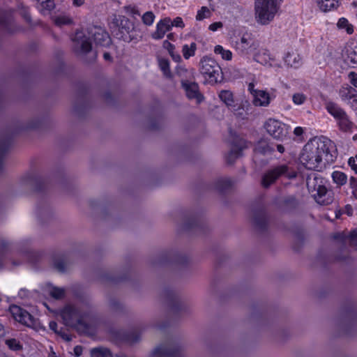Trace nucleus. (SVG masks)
<instances>
[{
    "mask_svg": "<svg viewBox=\"0 0 357 357\" xmlns=\"http://www.w3.org/2000/svg\"><path fill=\"white\" fill-rule=\"evenodd\" d=\"M86 36L82 31H77L72 38L73 50L79 56L86 55L92 49L90 37L93 39L97 45L107 47L111 43V38L108 33L100 26L91 27Z\"/></svg>",
    "mask_w": 357,
    "mask_h": 357,
    "instance_id": "nucleus-2",
    "label": "nucleus"
},
{
    "mask_svg": "<svg viewBox=\"0 0 357 357\" xmlns=\"http://www.w3.org/2000/svg\"><path fill=\"white\" fill-rule=\"evenodd\" d=\"M326 109L327 112L331 116H333L337 121L347 114L345 111L337 104L333 102H327L326 105Z\"/></svg>",
    "mask_w": 357,
    "mask_h": 357,
    "instance_id": "nucleus-19",
    "label": "nucleus"
},
{
    "mask_svg": "<svg viewBox=\"0 0 357 357\" xmlns=\"http://www.w3.org/2000/svg\"><path fill=\"white\" fill-rule=\"evenodd\" d=\"M348 25V21L345 18H341L337 22V26L340 28H345Z\"/></svg>",
    "mask_w": 357,
    "mask_h": 357,
    "instance_id": "nucleus-58",
    "label": "nucleus"
},
{
    "mask_svg": "<svg viewBox=\"0 0 357 357\" xmlns=\"http://www.w3.org/2000/svg\"><path fill=\"white\" fill-rule=\"evenodd\" d=\"M337 124L340 129L343 132H351L354 127V123L350 121L347 114L337 121Z\"/></svg>",
    "mask_w": 357,
    "mask_h": 357,
    "instance_id": "nucleus-26",
    "label": "nucleus"
},
{
    "mask_svg": "<svg viewBox=\"0 0 357 357\" xmlns=\"http://www.w3.org/2000/svg\"><path fill=\"white\" fill-rule=\"evenodd\" d=\"M267 132L274 139L283 141L287 137L289 126L274 119H268L264 125Z\"/></svg>",
    "mask_w": 357,
    "mask_h": 357,
    "instance_id": "nucleus-10",
    "label": "nucleus"
},
{
    "mask_svg": "<svg viewBox=\"0 0 357 357\" xmlns=\"http://www.w3.org/2000/svg\"><path fill=\"white\" fill-rule=\"evenodd\" d=\"M253 222L259 230L264 231L266 229L268 219L264 210L260 209L254 212Z\"/></svg>",
    "mask_w": 357,
    "mask_h": 357,
    "instance_id": "nucleus-17",
    "label": "nucleus"
},
{
    "mask_svg": "<svg viewBox=\"0 0 357 357\" xmlns=\"http://www.w3.org/2000/svg\"><path fill=\"white\" fill-rule=\"evenodd\" d=\"M284 202L285 205H287V206H289L291 208H295L298 204V200L293 195L287 197L284 199Z\"/></svg>",
    "mask_w": 357,
    "mask_h": 357,
    "instance_id": "nucleus-43",
    "label": "nucleus"
},
{
    "mask_svg": "<svg viewBox=\"0 0 357 357\" xmlns=\"http://www.w3.org/2000/svg\"><path fill=\"white\" fill-rule=\"evenodd\" d=\"M248 147L247 142L240 137H236L233 140L230 151L228 153L226 159L229 164H232L236 158L241 155L243 149Z\"/></svg>",
    "mask_w": 357,
    "mask_h": 357,
    "instance_id": "nucleus-12",
    "label": "nucleus"
},
{
    "mask_svg": "<svg viewBox=\"0 0 357 357\" xmlns=\"http://www.w3.org/2000/svg\"><path fill=\"white\" fill-rule=\"evenodd\" d=\"M256 154L266 155L274 151V149L271 147L266 142H259L255 148Z\"/></svg>",
    "mask_w": 357,
    "mask_h": 357,
    "instance_id": "nucleus-29",
    "label": "nucleus"
},
{
    "mask_svg": "<svg viewBox=\"0 0 357 357\" xmlns=\"http://www.w3.org/2000/svg\"><path fill=\"white\" fill-rule=\"evenodd\" d=\"M42 183V177L36 172L27 173L21 178V184L32 190H40Z\"/></svg>",
    "mask_w": 357,
    "mask_h": 357,
    "instance_id": "nucleus-13",
    "label": "nucleus"
},
{
    "mask_svg": "<svg viewBox=\"0 0 357 357\" xmlns=\"http://www.w3.org/2000/svg\"><path fill=\"white\" fill-rule=\"evenodd\" d=\"M37 1H40L43 7L45 8L47 10H51L53 8V3L52 0H36Z\"/></svg>",
    "mask_w": 357,
    "mask_h": 357,
    "instance_id": "nucleus-49",
    "label": "nucleus"
},
{
    "mask_svg": "<svg viewBox=\"0 0 357 357\" xmlns=\"http://www.w3.org/2000/svg\"><path fill=\"white\" fill-rule=\"evenodd\" d=\"M165 296L169 305L172 308H175L176 310L180 308V301L173 291H167Z\"/></svg>",
    "mask_w": 357,
    "mask_h": 357,
    "instance_id": "nucleus-27",
    "label": "nucleus"
},
{
    "mask_svg": "<svg viewBox=\"0 0 357 357\" xmlns=\"http://www.w3.org/2000/svg\"><path fill=\"white\" fill-rule=\"evenodd\" d=\"M181 84L189 99H195L197 102L202 100L203 96L199 92V86L196 82L181 80Z\"/></svg>",
    "mask_w": 357,
    "mask_h": 357,
    "instance_id": "nucleus-15",
    "label": "nucleus"
},
{
    "mask_svg": "<svg viewBox=\"0 0 357 357\" xmlns=\"http://www.w3.org/2000/svg\"><path fill=\"white\" fill-rule=\"evenodd\" d=\"M319 9L323 12H328L338 6L339 0H318Z\"/></svg>",
    "mask_w": 357,
    "mask_h": 357,
    "instance_id": "nucleus-22",
    "label": "nucleus"
},
{
    "mask_svg": "<svg viewBox=\"0 0 357 357\" xmlns=\"http://www.w3.org/2000/svg\"><path fill=\"white\" fill-rule=\"evenodd\" d=\"M232 185V182L229 178H220L215 181V188L220 192H225Z\"/></svg>",
    "mask_w": 357,
    "mask_h": 357,
    "instance_id": "nucleus-31",
    "label": "nucleus"
},
{
    "mask_svg": "<svg viewBox=\"0 0 357 357\" xmlns=\"http://www.w3.org/2000/svg\"><path fill=\"white\" fill-rule=\"evenodd\" d=\"M348 164L351 168L357 174V165L356 164L355 158L351 157L348 160Z\"/></svg>",
    "mask_w": 357,
    "mask_h": 357,
    "instance_id": "nucleus-54",
    "label": "nucleus"
},
{
    "mask_svg": "<svg viewBox=\"0 0 357 357\" xmlns=\"http://www.w3.org/2000/svg\"><path fill=\"white\" fill-rule=\"evenodd\" d=\"M60 314L63 324L73 328L80 326L88 328L94 318L92 311H84L70 305L62 309Z\"/></svg>",
    "mask_w": 357,
    "mask_h": 357,
    "instance_id": "nucleus-3",
    "label": "nucleus"
},
{
    "mask_svg": "<svg viewBox=\"0 0 357 357\" xmlns=\"http://www.w3.org/2000/svg\"><path fill=\"white\" fill-rule=\"evenodd\" d=\"M199 71L208 83L215 84L222 79V69L215 59L204 56L199 62Z\"/></svg>",
    "mask_w": 357,
    "mask_h": 357,
    "instance_id": "nucleus-8",
    "label": "nucleus"
},
{
    "mask_svg": "<svg viewBox=\"0 0 357 357\" xmlns=\"http://www.w3.org/2000/svg\"><path fill=\"white\" fill-rule=\"evenodd\" d=\"M172 26H176V27H180V28H183L184 27V23H183V21L182 20L181 17H176L172 22Z\"/></svg>",
    "mask_w": 357,
    "mask_h": 357,
    "instance_id": "nucleus-48",
    "label": "nucleus"
},
{
    "mask_svg": "<svg viewBox=\"0 0 357 357\" xmlns=\"http://www.w3.org/2000/svg\"><path fill=\"white\" fill-rule=\"evenodd\" d=\"M332 178L333 182L339 186L344 185L347 181V175L339 171H335L333 172Z\"/></svg>",
    "mask_w": 357,
    "mask_h": 357,
    "instance_id": "nucleus-32",
    "label": "nucleus"
},
{
    "mask_svg": "<svg viewBox=\"0 0 357 357\" xmlns=\"http://www.w3.org/2000/svg\"><path fill=\"white\" fill-rule=\"evenodd\" d=\"M219 98L229 109L236 107L233 94L231 91L227 90L221 91L219 93Z\"/></svg>",
    "mask_w": 357,
    "mask_h": 357,
    "instance_id": "nucleus-23",
    "label": "nucleus"
},
{
    "mask_svg": "<svg viewBox=\"0 0 357 357\" xmlns=\"http://www.w3.org/2000/svg\"><path fill=\"white\" fill-rule=\"evenodd\" d=\"M349 59L353 64L357 65V52L355 50L350 54Z\"/></svg>",
    "mask_w": 357,
    "mask_h": 357,
    "instance_id": "nucleus-56",
    "label": "nucleus"
},
{
    "mask_svg": "<svg viewBox=\"0 0 357 357\" xmlns=\"http://www.w3.org/2000/svg\"><path fill=\"white\" fill-rule=\"evenodd\" d=\"M10 144V139L8 137H0V171L3 167V158L8 151Z\"/></svg>",
    "mask_w": 357,
    "mask_h": 357,
    "instance_id": "nucleus-24",
    "label": "nucleus"
},
{
    "mask_svg": "<svg viewBox=\"0 0 357 357\" xmlns=\"http://www.w3.org/2000/svg\"><path fill=\"white\" fill-rule=\"evenodd\" d=\"M197 225V221L195 218H190L185 220L183 225V229L189 230L192 229L195 225Z\"/></svg>",
    "mask_w": 357,
    "mask_h": 357,
    "instance_id": "nucleus-44",
    "label": "nucleus"
},
{
    "mask_svg": "<svg viewBox=\"0 0 357 357\" xmlns=\"http://www.w3.org/2000/svg\"><path fill=\"white\" fill-rule=\"evenodd\" d=\"M250 104L248 101L241 102L237 107H231L230 109L234 112V114L241 119H245L248 114Z\"/></svg>",
    "mask_w": 357,
    "mask_h": 357,
    "instance_id": "nucleus-21",
    "label": "nucleus"
},
{
    "mask_svg": "<svg viewBox=\"0 0 357 357\" xmlns=\"http://www.w3.org/2000/svg\"><path fill=\"white\" fill-rule=\"evenodd\" d=\"M54 22L56 25L63 26L70 24L72 22V20L67 15H59L55 18Z\"/></svg>",
    "mask_w": 357,
    "mask_h": 357,
    "instance_id": "nucleus-41",
    "label": "nucleus"
},
{
    "mask_svg": "<svg viewBox=\"0 0 357 357\" xmlns=\"http://www.w3.org/2000/svg\"><path fill=\"white\" fill-rule=\"evenodd\" d=\"M350 187L353 189V195L357 199V178L351 176L349 179Z\"/></svg>",
    "mask_w": 357,
    "mask_h": 357,
    "instance_id": "nucleus-46",
    "label": "nucleus"
},
{
    "mask_svg": "<svg viewBox=\"0 0 357 357\" xmlns=\"http://www.w3.org/2000/svg\"><path fill=\"white\" fill-rule=\"evenodd\" d=\"M50 328L55 333H57L59 332V330H57V323L54 321H52L49 324Z\"/></svg>",
    "mask_w": 357,
    "mask_h": 357,
    "instance_id": "nucleus-60",
    "label": "nucleus"
},
{
    "mask_svg": "<svg viewBox=\"0 0 357 357\" xmlns=\"http://www.w3.org/2000/svg\"><path fill=\"white\" fill-rule=\"evenodd\" d=\"M56 334L60 335L62 337V339H63L66 342H70V341L72 340L71 335L68 334V333H66L62 329L59 330V332Z\"/></svg>",
    "mask_w": 357,
    "mask_h": 357,
    "instance_id": "nucleus-51",
    "label": "nucleus"
},
{
    "mask_svg": "<svg viewBox=\"0 0 357 357\" xmlns=\"http://www.w3.org/2000/svg\"><path fill=\"white\" fill-rule=\"evenodd\" d=\"M350 83L354 86L357 87V73L355 72H350L348 75Z\"/></svg>",
    "mask_w": 357,
    "mask_h": 357,
    "instance_id": "nucleus-47",
    "label": "nucleus"
},
{
    "mask_svg": "<svg viewBox=\"0 0 357 357\" xmlns=\"http://www.w3.org/2000/svg\"><path fill=\"white\" fill-rule=\"evenodd\" d=\"M212 15V11L206 6H202L201 9L197 11L196 20L202 21L204 19L209 18Z\"/></svg>",
    "mask_w": 357,
    "mask_h": 357,
    "instance_id": "nucleus-36",
    "label": "nucleus"
},
{
    "mask_svg": "<svg viewBox=\"0 0 357 357\" xmlns=\"http://www.w3.org/2000/svg\"><path fill=\"white\" fill-rule=\"evenodd\" d=\"M10 312L17 321L29 327H36L37 321L26 310L17 305H13L10 307Z\"/></svg>",
    "mask_w": 357,
    "mask_h": 357,
    "instance_id": "nucleus-11",
    "label": "nucleus"
},
{
    "mask_svg": "<svg viewBox=\"0 0 357 357\" xmlns=\"http://www.w3.org/2000/svg\"><path fill=\"white\" fill-rule=\"evenodd\" d=\"M282 176L294 178L296 177V172L286 164L278 165L269 169L263 174L261 184L263 188H268Z\"/></svg>",
    "mask_w": 357,
    "mask_h": 357,
    "instance_id": "nucleus-7",
    "label": "nucleus"
},
{
    "mask_svg": "<svg viewBox=\"0 0 357 357\" xmlns=\"http://www.w3.org/2000/svg\"><path fill=\"white\" fill-rule=\"evenodd\" d=\"M214 52L217 54H220L222 58L227 61H230L232 58V53L230 50H225L221 45H216L214 49Z\"/></svg>",
    "mask_w": 357,
    "mask_h": 357,
    "instance_id": "nucleus-35",
    "label": "nucleus"
},
{
    "mask_svg": "<svg viewBox=\"0 0 357 357\" xmlns=\"http://www.w3.org/2000/svg\"><path fill=\"white\" fill-rule=\"evenodd\" d=\"M172 27L171 19L165 17L157 23L156 30L152 33L151 36L155 40L162 39L165 33L171 30Z\"/></svg>",
    "mask_w": 357,
    "mask_h": 357,
    "instance_id": "nucleus-16",
    "label": "nucleus"
},
{
    "mask_svg": "<svg viewBox=\"0 0 357 357\" xmlns=\"http://www.w3.org/2000/svg\"><path fill=\"white\" fill-rule=\"evenodd\" d=\"M109 28L114 36L124 42L130 43L136 38L134 24L125 16L115 17Z\"/></svg>",
    "mask_w": 357,
    "mask_h": 357,
    "instance_id": "nucleus-5",
    "label": "nucleus"
},
{
    "mask_svg": "<svg viewBox=\"0 0 357 357\" xmlns=\"http://www.w3.org/2000/svg\"><path fill=\"white\" fill-rule=\"evenodd\" d=\"M223 26V24L221 22H213L210 24L208 29L212 31H215L218 29L222 28Z\"/></svg>",
    "mask_w": 357,
    "mask_h": 357,
    "instance_id": "nucleus-52",
    "label": "nucleus"
},
{
    "mask_svg": "<svg viewBox=\"0 0 357 357\" xmlns=\"http://www.w3.org/2000/svg\"><path fill=\"white\" fill-rule=\"evenodd\" d=\"M155 16L152 11H147L142 16V20L144 24L151 26L155 20Z\"/></svg>",
    "mask_w": 357,
    "mask_h": 357,
    "instance_id": "nucleus-38",
    "label": "nucleus"
},
{
    "mask_svg": "<svg viewBox=\"0 0 357 357\" xmlns=\"http://www.w3.org/2000/svg\"><path fill=\"white\" fill-rule=\"evenodd\" d=\"M349 241L350 245L357 250V231H353L349 236Z\"/></svg>",
    "mask_w": 357,
    "mask_h": 357,
    "instance_id": "nucleus-45",
    "label": "nucleus"
},
{
    "mask_svg": "<svg viewBox=\"0 0 357 357\" xmlns=\"http://www.w3.org/2000/svg\"><path fill=\"white\" fill-rule=\"evenodd\" d=\"M307 100V96L303 93H296L292 96V101L295 105H303Z\"/></svg>",
    "mask_w": 357,
    "mask_h": 357,
    "instance_id": "nucleus-40",
    "label": "nucleus"
},
{
    "mask_svg": "<svg viewBox=\"0 0 357 357\" xmlns=\"http://www.w3.org/2000/svg\"><path fill=\"white\" fill-rule=\"evenodd\" d=\"M148 357H181V347L177 342L169 340L154 347Z\"/></svg>",
    "mask_w": 357,
    "mask_h": 357,
    "instance_id": "nucleus-9",
    "label": "nucleus"
},
{
    "mask_svg": "<svg viewBox=\"0 0 357 357\" xmlns=\"http://www.w3.org/2000/svg\"><path fill=\"white\" fill-rule=\"evenodd\" d=\"M67 264V257L64 255L55 257L54 259V267L60 273L66 271Z\"/></svg>",
    "mask_w": 357,
    "mask_h": 357,
    "instance_id": "nucleus-28",
    "label": "nucleus"
},
{
    "mask_svg": "<svg viewBox=\"0 0 357 357\" xmlns=\"http://www.w3.org/2000/svg\"><path fill=\"white\" fill-rule=\"evenodd\" d=\"M294 133L296 135V136H301L303 133V128L301 127H296L294 130Z\"/></svg>",
    "mask_w": 357,
    "mask_h": 357,
    "instance_id": "nucleus-62",
    "label": "nucleus"
},
{
    "mask_svg": "<svg viewBox=\"0 0 357 357\" xmlns=\"http://www.w3.org/2000/svg\"><path fill=\"white\" fill-rule=\"evenodd\" d=\"M129 10H130V14H131L132 17L140 15V13L137 8L131 7V8H130Z\"/></svg>",
    "mask_w": 357,
    "mask_h": 357,
    "instance_id": "nucleus-61",
    "label": "nucleus"
},
{
    "mask_svg": "<svg viewBox=\"0 0 357 357\" xmlns=\"http://www.w3.org/2000/svg\"><path fill=\"white\" fill-rule=\"evenodd\" d=\"M127 340L131 343H135L140 340V335L137 333H130L128 335Z\"/></svg>",
    "mask_w": 357,
    "mask_h": 357,
    "instance_id": "nucleus-50",
    "label": "nucleus"
},
{
    "mask_svg": "<svg viewBox=\"0 0 357 357\" xmlns=\"http://www.w3.org/2000/svg\"><path fill=\"white\" fill-rule=\"evenodd\" d=\"M158 63L160 69L163 73L164 76L168 78L172 77V73L169 68V61L167 59L158 56Z\"/></svg>",
    "mask_w": 357,
    "mask_h": 357,
    "instance_id": "nucleus-25",
    "label": "nucleus"
},
{
    "mask_svg": "<svg viewBox=\"0 0 357 357\" xmlns=\"http://www.w3.org/2000/svg\"><path fill=\"white\" fill-rule=\"evenodd\" d=\"M109 306L112 311L114 312H121L125 310V305L118 299L112 298L109 301Z\"/></svg>",
    "mask_w": 357,
    "mask_h": 357,
    "instance_id": "nucleus-33",
    "label": "nucleus"
},
{
    "mask_svg": "<svg viewBox=\"0 0 357 357\" xmlns=\"http://www.w3.org/2000/svg\"><path fill=\"white\" fill-rule=\"evenodd\" d=\"M9 245V243L5 240L1 241V252H3Z\"/></svg>",
    "mask_w": 357,
    "mask_h": 357,
    "instance_id": "nucleus-64",
    "label": "nucleus"
},
{
    "mask_svg": "<svg viewBox=\"0 0 357 357\" xmlns=\"http://www.w3.org/2000/svg\"><path fill=\"white\" fill-rule=\"evenodd\" d=\"M6 344L9 347V349L13 351H19L22 348L20 342L14 338L6 340Z\"/></svg>",
    "mask_w": 357,
    "mask_h": 357,
    "instance_id": "nucleus-39",
    "label": "nucleus"
},
{
    "mask_svg": "<svg viewBox=\"0 0 357 357\" xmlns=\"http://www.w3.org/2000/svg\"><path fill=\"white\" fill-rule=\"evenodd\" d=\"M91 357H111L112 354L107 348L96 347L90 351Z\"/></svg>",
    "mask_w": 357,
    "mask_h": 357,
    "instance_id": "nucleus-30",
    "label": "nucleus"
},
{
    "mask_svg": "<svg viewBox=\"0 0 357 357\" xmlns=\"http://www.w3.org/2000/svg\"><path fill=\"white\" fill-rule=\"evenodd\" d=\"M83 348L82 346L77 345L74 347V353L76 356H80L82 354Z\"/></svg>",
    "mask_w": 357,
    "mask_h": 357,
    "instance_id": "nucleus-59",
    "label": "nucleus"
},
{
    "mask_svg": "<svg viewBox=\"0 0 357 357\" xmlns=\"http://www.w3.org/2000/svg\"><path fill=\"white\" fill-rule=\"evenodd\" d=\"M337 149L334 143L327 137L310 140L300 154L301 163L308 169L320 172L337 158Z\"/></svg>",
    "mask_w": 357,
    "mask_h": 357,
    "instance_id": "nucleus-1",
    "label": "nucleus"
},
{
    "mask_svg": "<svg viewBox=\"0 0 357 357\" xmlns=\"http://www.w3.org/2000/svg\"><path fill=\"white\" fill-rule=\"evenodd\" d=\"M278 3L273 0H256L255 3V19L262 25L269 24L278 10Z\"/></svg>",
    "mask_w": 357,
    "mask_h": 357,
    "instance_id": "nucleus-6",
    "label": "nucleus"
},
{
    "mask_svg": "<svg viewBox=\"0 0 357 357\" xmlns=\"http://www.w3.org/2000/svg\"><path fill=\"white\" fill-rule=\"evenodd\" d=\"M306 185L310 193L315 201L321 205H328L333 201L326 187V181L317 173L310 174L306 179Z\"/></svg>",
    "mask_w": 357,
    "mask_h": 357,
    "instance_id": "nucleus-4",
    "label": "nucleus"
},
{
    "mask_svg": "<svg viewBox=\"0 0 357 357\" xmlns=\"http://www.w3.org/2000/svg\"><path fill=\"white\" fill-rule=\"evenodd\" d=\"M248 90L250 91V92L252 94V96H254V93H255V92L257 91H259V90H256L255 89V84L253 83H250L248 84Z\"/></svg>",
    "mask_w": 357,
    "mask_h": 357,
    "instance_id": "nucleus-63",
    "label": "nucleus"
},
{
    "mask_svg": "<svg viewBox=\"0 0 357 357\" xmlns=\"http://www.w3.org/2000/svg\"><path fill=\"white\" fill-rule=\"evenodd\" d=\"M284 59L287 66L294 68H298L302 64L301 57L296 52L287 53Z\"/></svg>",
    "mask_w": 357,
    "mask_h": 357,
    "instance_id": "nucleus-20",
    "label": "nucleus"
},
{
    "mask_svg": "<svg viewBox=\"0 0 357 357\" xmlns=\"http://www.w3.org/2000/svg\"><path fill=\"white\" fill-rule=\"evenodd\" d=\"M254 39L250 33H244L238 41L236 42V50L241 55H247L252 51Z\"/></svg>",
    "mask_w": 357,
    "mask_h": 357,
    "instance_id": "nucleus-14",
    "label": "nucleus"
},
{
    "mask_svg": "<svg viewBox=\"0 0 357 357\" xmlns=\"http://www.w3.org/2000/svg\"><path fill=\"white\" fill-rule=\"evenodd\" d=\"M41 124V120L36 119H33L31 121V123L29 125V128H38Z\"/></svg>",
    "mask_w": 357,
    "mask_h": 357,
    "instance_id": "nucleus-53",
    "label": "nucleus"
},
{
    "mask_svg": "<svg viewBox=\"0 0 357 357\" xmlns=\"http://www.w3.org/2000/svg\"><path fill=\"white\" fill-rule=\"evenodd\" d=\"M169 54L171 55L172 59L176 62H179L181 60V57L179 54L175 53L173 51L169 52Z\"/></svg>",
    "mask_w": 357,
    "mask_h": 357,
    "instance_id": "nucleus-57",
    "label": "nucleus"
},
{
    "mask_svg": "<svg viewBox=\"0 0 357 357\" xmlns=\"http://www.w3.org/2000/svg\"><path fill=\"white\" fill-rule=\"evenodd\" d=\"M49 294L55 299H61L65 296V289L56 287H51L49 289Z\"/></svg>",
    "mask_w": 357,
    "mask_h": 357,
    "instance_id": "nucleus-37",
    "label": "nucleus"
},
{
    "mask_svg": "<svg viewBox=\"0 0 357 357\" xmlns=\"http://www.w3.org/2000/svg\"><path fill=\"white\" fill-rule=\"evenodd\" d=\"M253 104L257 107H267L270 104L271 98L268 93L260 90L254 93Z\"/></svg>",
    "mask_w": 357,
    "mask_h": 357,
    "instance_id": "nucleus-18",
    "label": "nucleus"
},
{
    "mask_svg": "<svg viewBox=\"0 0 357 357\" xmlns=\"http://www.w3.org/2000/svg\"><path fill=\"white\" fill-rule=\"evenodd\" d=\"M163 47L168 50L169 53L174 50V45L168 40L164 41Z\"/></svg>",
    "mask_w": 357,
    "mask_h": 357,
    "instance_id": "nucleus-55",
    "label": "nucleus"
},
{
    "mask_svg": "<svg viewBox=\"0 0 357 357\" xmlns=\"http://www.w3.org/2000/svg\"><path fill=\"white\" fill-rule=\"evenodd\" d=\"M196 49L197 45L195 43H192L190 45H184L182 47L183 57L188 59L190 56H194Z\"/></svg>",
    "mask_w": 357,
    "mask_h": 357,
    "instance_id": "nucleus-34",
    "label": "nucleus"
},
{
    "mask_svg": "<svg viewBox=\"0 0 357 357\" xmlns=\"http://www.w3.org/2000/svg\"><path fill=\"white\" fill-rule=\"evenodd\" d=\"M176 73L178 76L182 78V80H184V78H188L189 77L188 74L190 73L185 66L179 65L176 68Z\"/></svg>",
    "mask_w": 357,
    "mask_h": 357,
    "instance_id": "nucleus-42",
    "label": "nucleus"
}]
</instances>
